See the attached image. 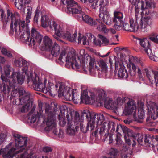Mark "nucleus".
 I'll return each mask as SVG.
<instances>
[{"mask_svg":"<svg viewBox=\"0 0 158 158\" xmlns=\"http://www.w3.org/2000/svg\"><path fill=\"white\" fill-rule=\"evenodd\" d=\"M52 22L47 16H42L41 18V25L44 27H49L50 28V25Z\"/></svg>","mask_w":158,"mask_h":158,"instance_id":"nucleus-29","label":"nucleus"},{"mask_svg":"<svg viewBox=\"0 0 158 158\" xmlns=\"http://www.w3.org/2000/svg\"><path fill=\"white\" fill-rule=\"evenodd\" d=\"M15 7L17 9L20 11V12H24V10L23 8L25 6L23 4V2H21V0L17 1H16L15 2Z\"/></svg>","mask_w":158,"mask_h":158,"instance_id":"nucleus-36","label":"nucleus"},{"mask_svg":"<svg viewBox=\"0 0 158 158\" xmlns=\"http://www.w3.org/2000/svg\"><path fill=\"white\" fill-rule=\"evenodd\" d=\"M130 24L124 23L123 27L127 31L135 32L139 30V26L138 25L137 20L132 18H130L129 21Z\"/></svg>","mask_w":158,"mask_h":158,"instance_id":"nucleus-12","label":"nucleus"},{"mask_svg":"<svg viewBox=\"0 0 158 158\" xmlns=\"http://www.w3.org/2000/svg\"><path fill=\"white\" fill-rule=\"evenodd\" d=\"M39 114L37 115H33L31 119V123H34L35 121L36 118L39 117Z\"/></svg>","mask_w":158,"mask_h":158,"instance_id":"nucleus-62","label":"nucleus"},{"mask_svg":"<svg viewBox=\"0 0 158 158\" xmlns=\"http://www.w3.org/2000/svg\"><path fill=\"white\" fill-rule=\"evenodd\" d=\"M23 9L24 10V12H22L23 13L27 12L26 17V22L27 23H28L30 22V19L31 18V16L32 12V7L31 6H28L26 7L24 6Z\"/></svg>","mask_w":158,"mask_h":158,"instance_id":"nucleus-28","label":"nucleus"},{"mask_svg":"<svg viewBox=\"0 0 158 158\" xmlns=\"http://www.w3.org/2000/svg\"><path fill=\"white\" fill-rule=\"evenodd\" d=\"M146 6L148 8H154L155 7V3L152 2L147 1L146 2Z\"/></svg>","mask_w":158,"mask_h":158,"instance_id":"nucleus-55","label":"nucleus"},{"mask_svg":"<svg viewBox=\"0 0 158 158\" xmlns=\"http://www.w3.org/2000/svg\"><path fill=\"white\" fill-rule=\"evenodd\" d=\"M50 29L52 30H54L55 33L59 36H63L64 32L60 26L54 21H52L50 25Z\"/></svg>","mask_w":158,"mask_h":158,"instance_id":"nucleus-18","label":"nucleus"},{"mask_svg":"<svg viewBox=\"0 0 158 158\" xmlns=\"http://www.w3.org/2000/svg\"><path fill=\"white\" fill-rule=\"evenodd\" d=\"M120 68L118 72V76L119 77L126 78L128 77V73L127 70L125 69L124 67L122 64H119Z\"/></svg>","mask_w":158,"mask_h":158,"instance_id":"nucleus-27","label":"nucleus"},{"mask_svg":"<svg viewBox=\"0 0 158 158\" xmlns=\"http://www.w3.org/2000/svg\"><path fill=\"white\" fill-rule=\"evenodd\" d=\"M13 136L15 140V147L19 150L15 152V148H12L7 153L3 155L4 157L5 158H25V155L26 153L24 146L27 144V138L16 134H14Z\"/></svg>","mask_w":158,"mask_h":158,"instance_id":"nucleus-1","label":"nucleus"},{"mask_svg":"<svg viewBox=\"0 0 158 158\" xmlns=\"http://www.w3.org/2000/svg\"><path fill=\"white\" fill-rule=\"evenodd\" d=\"M10 16L11 20V27H12V25L14 23L15 26L14 31L16 32L17 34L19 35L20 33V26H21V28L23 27L25 22L24 21H21L20 19H16L15 16L14 14L10 10H7V17L9 18Z\"/></svg>","mask_w":158,"mask_h":158,"instance_id":"nucleus-7","label":"nucleus"},{"mask_svg":"<svg viewBox=\"0 0 158 158\" xmlns=\"http://www.w3.org/2000/svg\"><path fill=\"white\" fill-rule=\"evenodd\" d=\"M71 8H67V13L72 14H81L82 12L81 6L77 3L76 6Z\"/></svg>","mask_w":158,"mask_h":158,"instance_id":"nucleus-22","label":"nucleus"},{"mask_svg":"<svg viewBox=\"0 0 158 158\" xmlns=\"http://www.w3.org/2000/svg\"><path fill=\"white\" fill-rule=\"evenodd\" d=\"M156 85L158 86V72L153 71Z\"/></svg>","mask_w":158,"mask_h":158,"instance_id":"nucleus-48","label":"nucleus"},{"mask_svg":"<svg viewBox=\"0 0 158 158\" xmlns=\"http://www.w3.org/2000/svg\"><path fill=\"white\" fill-rule=\"evenodd\" d=\"M59 117L60 125L62 127H64L66 123L65 118L63 117H61L60 115L59 116Z\"/></svg>","mask_w":158,"mask_h":158,"instance_id":"nucleus-46","label":"nucleus"},{"mask_svg":"<svg viewBox=\"0 0 158 158\" xmlns=\"http://www.w3.org/2000/svg\"><path fill=\"white\" fill-rule=\"evenodd\" d=\"M32 102H29L28 104H26L20 109V111L22 113L27 112L32 107Z\"/></svg>","mask_w":158,"mask_h":158,"instance_id":"nucleus-37","label":"nucleus"},{"mask_svg":"<svg viewBox=\"0 0 158 158\" xmlns=\"http://www.w3.org/2000/svg\"><path fill=\"white\" fill-rule=\"evenodd\" d=\"M64 58H65L64 60L66 61V63L70 65L73 69L79 68V64L77 61L75 57L74 56H72L71 57L69 51L65 49L62 51L59 58V60L62 61V59Z\"/></svg>","mask_w":158,"mask_h":158,"instance_id":"nucleus-5","label":"nucleus"},{"mask_svg":"<svg viewBox=\"0 0 158 158\" xmlns=\"http://www.w3.org/2000/svg\"><path fill=\"white\" fill-rule=\"evenodd\" d=\"M123 102H124V100H123L122 98L118 97L117 98L116 103L118 106H121Z\"/></svg>","mask_w":158,"mask_h":158,"instance_id":"nucleus-52","label":"nucleus"},{"mask_svg":"<svg viewBox=\"0 0 158 158\" xmlns=\"http://www.w3.org/2000/svg\"><path fill=\"white\" fill-rule=\"evenodd\" d=\"M110 155L116 156L118 154V151L117 149L114 148H111L110 152Z\"/></svg>","mask_w":158,"mask_h":158,"instance_id":"nucleus-53","label":"nucleus"},{"mask_svg":"<svg viewBox=\"0 0 158 158\" xmlns=\"http://www.w3.org/2000/svg\"><path fill=\"white\" fill-rule=\"evenodd\" d=\"M133 131L130 129L127 131V133L125 134L124 137L125 141L128 144L130 143L131 139V138L133 137Z\"/></svg>","mask_w":158,"mask_h":158,"instance_id":"nucleus-32","label":"nucleus"},{"mask_svg":"<svg viewBox=\"0 0 158 158\" xmlns=\"http://www.w3.org/2000/svg\"><path fill=\"white\" fill-rule=\"evenodd\" d=\"M121 134L117 133L116 138H115V140L116 142V143L118 144H121L122 143L121 140Z\"/></svg>","mask_w":158,"mask_h":158,"instance_id":"nucleus-57","label":"nucleus"},{"mask_svg":"<svg viewBox=\"0 0 158 158\" xmlns=\"http://www.w3.org/2000/svg\"><path fill=\"white\" fill-rule=\"evenodd\" d=\"M98 64L100 67L101 68L102 70L103 71H106L107 69V67L105 62L103 60H101L99 62H97Z\"/></svg>","mask_w":158,"mask_h":158,"instance_id":"nucleus-42","label":"nucleus"},{"mask_svg":"<svg viewBox=\"0 0 158 158\" xmlns=\"http://www.w3.org/2000/svg\"><path fill=\"white\" fill-rule=\"evenodd\" d=\"M131 64L132 66V69L133 71L130 72V74L131 76H134L135 74V72L137 70V73L139 74V77H142V72L141 71V68L140 67V66H141V64L140 63L136 62L134 61V62L131 63Z\"/></svg>","mask_w":158,"mask_h":158,"instance_id":"nucleus-20","label":"nucleus"},{"mask_svg":"<svg viewBox=\"0 0 158 158\" xmlns=\"http://www.w3.org/2000/svg\"><path fill=\"white\" fill-rule=\"evenodd\" d=\"M52 40L48 36H45L43 40V47L44 49L50 50L52 46Z\"/></svg>","mask_w":158,"mask_h":158,"instance_id":"nucleus-23","label":"nucleus"},{"mask_svg":"<svg viewBox=\"0 0 158 158\" xmlns=\"http://www.w3.org/2000/svg\"><path fill=\"white\" fill-rule=\"evenodd\" d=\"M108 6H104L100 7V10L101 12L99 15L102 14V15H105L110 14L108 11L109 8Z\"/></svg>","mask_w":158,"mask_h":158,"instance_id":"nucleus-41","label":"nucleus"},{"mask_svg":"<svg viewBox=\"0 0 158 158\" xmlns=\"http://www.w3.org/2000/svg\"><path fill=\"white\" fill-rule=\"evenodd\" d=\"M129 129H128L127 127L124 125H117L116 132L117 133H121L123 132L124 134L127 133V131Z\"/></svg>","mask_w":158,"mask_h":158,"instance_id":"nucleus-33","label":"nucleus"},{"mask_svg":"<svg viewBox=\"0 0 158 158\" xmlns=\"http://www.w3.org/2000/svg\"><path fill=\"white\" fill-rule=\"evenodd\" d=\"M22 66L23 67L22 69V70L26 74L27 73V72L28 69L27 62L26 61V63L24 64H23Z\"/></svg>","mask_w":158,"mask_h":158,"instance_id":"nucleus-61","label":"nucleus"},{"mask_svg":"<svg viewBox=\"0 0 158 158\" xmlns=\"http://www.w3.org/2000/svg\"><path fill=\"white\" fill-rule=\"evenodd\" d=\"M50 110L49 107H46L45 109V112L48 114L46 121L47 127H46V129L48 131L56 128V118L52 112Z\"/></svg>","mask_w":158,"mask_h":158,"instance_id":"nucleus-9","label":"nucleus"},{"mask_svg":"<svg viewBox=\"0 0 158 158\" xmlns=\"http://www.w3.org/2000/svg\"><path fill=\"white\" fill-rule=\"evenodd\" d=\"M98 37L99 39L102 40V44H104L105 45H106L108 44L109 41V40L106 37L100 34H98Z\"/></svg>","mask_w":158,"mask_h":158,"instance_id":"nucleus-40","label":"nucleus"},{"mask_svg":"<svg viewBox=\"0 0 158 158\" xmlns=\"http://www.w3.org/2000/svg\"><path fill=\"white\" fill-rule=\"evenodd\" d=\"M114 18L113 19L114 23V27L118 30L123 27L124 23L122 20L123 15L121 12L115 11L114 12Z\"/></svg>","mask_w":158,"mask_h":158,"instance_id":"nucleus-15","label":"nucleus"},{"mask_svg":"<svg viewBox=\"0 0 158 158\" xmlns=\"http://www.w3.org/2000/svg\"><path fill=\"white\" fill-rule=\"evenodd\" d=\"M139 25V30L143 31H144V30L148 26L145 23H144L143 22V20L142 19H141L140 25Z\"/></svg>","mask_w":158,"mask_h":158,"instance_id":"nucleus-47","label":"nucleus"},{"mask_svg":"<svg viewBox=\"0 0 158 158\" xmlns=\"http://www.w3.org/2000/svg\"><path fill=\"white\" fill-rule=\"evenodd\" d=\"M51 49V54L54 56H57L60 53V48L57 43H55Z\"/></svg>","mask_w":158,"mask_h":158,"instance_id":"nucleus-30","label":"nucleus"},{"mask_svg":"<svg viewBox=\"0 0 158 158\" xmlns=\"http://www.w3.org/2000/svg\"><path fill=\"white\" fill-rule=\"evenodd\" d=\"M102 14L99 15V17L101 19L103 22L106 25L110 26L112 24L114 23L113 19H112L110 14L105 15H102Z\"/></svg>","mask_w":158,"mask_h":158,"instance_id":"nucleus-21","label":"nucleus"},{"mask_svg":"<svg viewBox=\"0 0 158 158\" xmlns=\"http://www.w3.org/2000/svg\"><path fill=\"white\" fill-rule=\"evenodd\" d=\"M90 120L87 124L86 131L88 130L90 127L91 131L93 130L95 127V123L96 122L98 127L100 128L99 131V134L101 137H103V139L105 141L108 136V132L107 131H105L106 126H104V117L103 114H90Z\"/></svg>","mask_w":158,"mask_h":158,"instance_id":"nucleus-2","label":"nucleus"},{"mask_svg":"<svg viewBox=\"0 0 158 158\" xmlns=\"http://www.w3.org/2000/svg\"><path fill=\"white\" fill-rule=\"evenodd\" d=\"M39 11L37 9L35 12V15L34 17V20L35 22H38V18L39 17Z\"/></svg>","mask_w":158,"mask_h":158,"instance_id":"nucleus-58","label":"nucleus"},{"mask_svg":"<svg viewBox=\"0 0 158 158\" xmlns=\"http://www.w3.org/2000/svg\"><path fill=\"white\" fill-rule=\"evenodd\" d=\"M31 36L29 41V45H34L36 43L40 44L43 39V36L36 30L33 28L31 30Z\"/></svg>","mask_w":158,"mask_h":158,"instance_id":"nucleus-13","label":"nucleus"},{"mask_svg":"<svg viewBox=\"0 0 158 158\" xmlns=\"http://www.w3.org/2000/svg\"><path fill=\"white\" fill-rule=\"evenodd\" d=\"M28 82H32V85L35 90L42 92L44 93H46L48 91L50 94L52 93L51 90V87L50 85L47 88L45 87V84L46 82V80H45L44 83H43L41 80L39 79V77L36 75H35L34 76L31 75L30 76L28 77Z\"/></svg>","mask_w":158,"mask_h":158,"instance_id":"nucleus-4","label":"nucleus"},{"mask_svg":"<svg viewBox=\"0 0 158 158\" xmlns=\"http://www.w3.org/2000/svg\"><path fill=\"white\" fill-rule=\"evenodd\" d=\"M24 27L25 25L23 28H21V26H20V30H19L20 33L19 35L17 34L15 31V34L17 35H19L20 34H21L20 36V39L25 42H28L29 43L28 44H29L30 39L31 36H30V31L29 30H27L25 32V31L23 30Z\"/></svg>","mask_w":158,"mask_h":158,"instance_id":"nucleus-19","label":"nucleus"},{"mask_svg":"<svg viewBox=\"0 0 158 158\" xmlns=\"http://www.w3.org/2000/svg\"><path fill=\"white\" fill-rule=\"evenodd\" d=\"M10 67L9 65H6L4 67V71L6 76L9 75L11 71Z\"/></svg>","mask_w":158,"mask_h":158,"instance_id":"nucleus-49","label":"nucleus"},{"mask_svg":"<svg viewBox=\"0 0 158 158\" xmlns=\"http://www.w3.org/2000/svg\"><path fill=\"white\" fill-rule=\"evenodd\" d=\"M30 94H29L14 100L13 102V104L19 105L23 104H28L29 102H32L30 99Z\"/></svg>","mask_w":158,"mask_h":158,"instance_id":"nucleus-17","label":"nucleus"},{"mask_svg":"<svg viewBox=\"0 0 158 158\" xmlns=\"http://www.w3.org/2000/svg\"><path fill=\"white\" fill-rule=\"evenodd\" d=\"M6 15L5 13V11L2 9H0V19L1 20L5 18Z\"/></svg>","mask_w":158,"mask_h":158,"instance_id":"nucleus-59","label":"nucleus"},{"mask_svg":"<svg viewBox=\"0 0 158 158\" xmlns=\"http://www.w3.org/2000/svg\"><path fill=\"white\" fill-rule=\"evenodd\" d=\"M78 35V44H80L82 43L84 45H89V41H87V38L81 33H79Z\"/></svg>","mask_w":158,"mask_h":158,"instance_id":"nucleus-34","label":"nucleus"},{"mask_svg":"<svg viewBox=\"0 0 158 158\" xmlns=\"http://www.w3.org/2000/svg\"><path fill=\"white\" fill-rule=\"evenodd\" d=\"M138 40L140 45L144 48L149 58L154 61L158 60V58L153 54L150 48V45L149 40L146 38H139Z\"/></svg>","mask_w":158,"mask_h":158,"instance_id":"nucleus-6","label":"nucleus"},{"mask_svg":"<svg viewBox=\"0 0 158 158\" xmlns=\"http://www.w3.org/2000/svg\"><path fill=\"white\" fill-rule=\"evenodd\" d=\"M83 20L90 25L94 26L97 24L96 21L93 18L86 15H82Z\"/></svg>","mask_w":158,"mask_h":158,"instance_id":"nucleus-26","label":"nucleus"},{"mask_svg":"<svg viewBox=\"0 0 158 158\" xmlns=\"http://www.w3.org/2000/svg\"><path fill=\"white\" fill-rule=\"evenodd\" d=\"M143 135L142 134H139L138 135V139L137 140L139 143H141L143 141Z\"/></svg>","mask_w":158,"mask_h":158,"instance_id":"nucleus-63","label":"nucleus"},{"mask_svg":"<svg viewBox=\"0 0 158 158\" xmlns=\"http://www.w3.org/2000/svg\"><path fill=\"white\" fill-rule=\"evenodd\" d=\"M26 63V61L21 58L15 59L14 61V64L18 67H22L23 64H24Z\"/></svg>","mask_w":158,"mask_h":158,"instance_id":"nucleus-39","label":"nucleus"},{"mask_svg":"<svg viewBox=\"0 0 158 158\" xmlns=\"http://www.w3.org/2000/svg\"><path fill=\"white\" fill-rule=\"evenodd\" d=\"M18 93L19 94V97H21L30 94L29 92H26L24 89L22 88H20L18 89Z\"/></svg>","mask_w":158,"mask_h":158,"instance_id":"nucleus-44","label":"nucleus"},{"mask_svg":"<svg viewBox=\"0 0 158 158\" xmlns=\"http://www.w3.org/2000/svg\"><path fill=\"white\" fill-rule=\"evenodd\" d=\"M148 114L152 118L155 119L158 117V106L152 103L148 106Z\"/></svg>","mask_w":158,"mask_h":158,"instance_id":"nucleus-16","label":"nucleus"},{"mask_svg":"<svg viewBox=\"0 0 158 158\" xmlns=\"http://www.w3.org/2000/svg\"><path fill=\"white\" fill-rule=\"evenodd\" d=\"M97 29L101 31L106 32H107V29L106 26L103 23H101L98 25L97 27Z\"/></svg>","mask_w":158,"mask_h":158,"instance_id":"nucleus-43","label":"nucleus"},{"mask_svg":"<svg viewBox=\"0 0 158 158\" xmlns=\"http://www.w3.org/2000/svg\"><path fill=\"white\" fill-rule=\"evenodd\" d=\"M104 123V126L107 127L108 129L109 130L111 129L110 131L113 133L115 131V126H116V124L112 122H108L105 120L104 118V121L103 122Z\"/></svg>","mask_w":158,"mask_h":158,"instance_id":"nucleus-31","label":"nucleus"},{"mask_svg":"<svg viewBox=\"0 0 158 158\" xmlns=\"http://www.w3.org/2000/svg\"><path fill=\"white\" fill-rule=\"evenodd\" d=\"M155 35H156V33L152 34L149 37V39L153 42L158 43V39L157 38H156V36Z\"/></svg>","mask_w":158,"mask_h":158,"instance_id":"nucleus-51","label":"nucleus"},{"mask_svg":"<svg viewBox=\"0 0 158 158\" xmlns=\"http://www.w3.org/2000/svg\"><path fill=\"white\" fill-rule=\"evenodd\" d=\"M93 43L94 45L97 46H101L102 45V42L99 39H96L95 38Z\"/></svg>","mask_w":158,"mask_h":158,"instance_id":"nucleus-50","label":"nucleus"},{"mask_svg":"<svg viewBox=\"0 0 158 158\" xmlns=\"http://www.w3.org/2000/svg\"><path fill=\"white\" fill-rule=\"evenodd\" d=\"M10 79H12V82H10V86L14 88L17 82L20 85L23 83L25 76L19 72H14L11 75Z\"/></svg>","mask_w":158,"mask_h":158,"instance_id":"nucleus-10","label":"nucleus"},{"mask_svg":"<svg viewBox=\"0 0 158 158\" xmlns=\"http://www.w3.org/2000/svg\"><path fill=\"white\" fill-rule=\"evenodd\" d=\"M148 8L146 6L145 7V9L143 10L141 12V15L142 16H143V15H147L149 14V12L148 9Z\"/></svg>","mask_w":158,"mask_h":158,"instance_id":"nucleus-56","label":"nucleus"},{"mask_svg":"<svg viewBox=\"0 0 158 158\" xmlns=\"http://www.w3.org/2000/svg\"><path fill=\"white\" fill-rule=\"evenodd\" d=\"M151 139L149 135L147 136L146 135L145 136L144 142L147 145L149 144L150 143V141Z\"/></svg>","mask_w":158,"mask_h":158,"instance_id":"nucleus-64","label":"nucleus"},{"mask_svg":"<svg viewBox=\"0 0 158 158\" xmlns=\"http://www.w3.org/2000/svg\"><path fill=\"white\" fill-rule=\"evenodd\" d=\"M144 71L146 73V76L148 78L149 80L151 82V83H153V81H151V79L152 77L151 76L150 74L149 73V72L148 71V70L147 69H144Z\"/></svg>","mask_w":158,"mask_h":158,"instance_id":"nucleus-60","label":"nucleus"},{"mask_svg":"<svg viewBox=\"0 0 158 158\" xmlns=\"http://www.w3.org/2000/svg\"><path fill=\"white\" fill-rule=\"evenodd\" d=\"M142 19L143 22L144 23H145L148 26L151 25L152 23V20L149 17H145Z\"/></svg>","mask_w":158,"mask_h":158,"instance_id":"nucleus-45","label":"nucleus"},{"mask_svg":"<svg viewBox=\"0 0 158 158\" xmlns=\"http://www.w3.org/2000/svg\"><path fill=\"white\" fill-rule=\"evenodd\" d=\"M64 88L63 86L60 85L59 87V89L58 91L59 95L63 96L64 97L65 99L67 101H73L74 99V96L71 92L72 91V89L69 87H66Z\"/></svg>","mask_w":158,"mask_h":158,"instance_id":"nucleus-11","label":"nucleus"},{"mask_svg":"<svg viewBox=\"0 0 158 158\" xmlns=\"http://www.w3.org/2000/svg\"><path fill=\"white\" fill-rule=\"evenodd\" d=\"M140 108L138 110V118L140 119H143L144 118L145 114L144 111L142 109L144 106L143 103L141 102Z\"/></svg>","mask_w":158,"mask_h":158,"instance_id":"nucleus-38","label":"nucleus"},{"mask_svg":"<svg viewBox=\"0 0 158 158\" xmlns=\"http://www.w3.org/2000/svg\"><path fill=\"white\" fill-rule=\"evenodd\" d=\"M124 101L125 103L123 113L126 115L131 114L133 112L135 111L136 109L135 103L132 99L127 97L124 98Z\"/></svg>","mask_w":158,"mask_h":158,"instance_id":"nucleus-8","label":"nucleus"},{"mask_svg":"<svg viewBox=\"0 0 158 158\" xmlns=\"http://www.w3.org/2000/svg\"><path fill=\"white\" fill-rule=\"evenodd\" d=\"M89 71L91 73H94L95 72L96 69H98V67L96 65L97 62L98 61H95L94 58H91L89 56Z\"/></svg>","mask_w":158,"mask_h":158,"instance_id":"nucleus-24","label":"nucleus"},{"mask_svg":"<svg viewBox=\"0 0 158 158\" xmlns=\"http://www.w3.org/2000/svg\"><path fill=\"white\" fill-rule=\"evenodd\" d=\"M73 114L72 113H71L70 115L68 114L66 115L68 121L67 132L68 134L73 135L75 134L76 132L79 128L80 115L77 112H74L73 120L72 121L69 118V117L70 116L72 118L73 117Z\"/></svg>","mask_w":158,"mask_h":158,"instance_id":"nucleus-3","label":"nucleus"},{"mask_svg":"<svg viewBox=\"0 0 158 158\" xmlns=\"http://www.w3.org/2000/svg\"><path fill=\"white\" fill-rule=\"evenodd\" d=\"M1 77L2 81L3 83H4L5 84V83H9V85H10V82H12V80L10 81H9L7 77L4 75H2Z\"/></svg>","mask_w":158,"mask_h":158,"instance_id":"nucleus-54","label":"nucleus"},{"mask_svg":"<svg viewBox=\"0 0 158 158\" xmlns=\"http://www.w3.org/2000/svg\"><path fill=\"white\" fill-rule=\"evenodd\" d=\"M61 1L64 4V1H66V3L67 6L66 9L67 12L68 8H71L70 7H71L72 8V7L76 6V4H77V2H76L73 0H61Z\"/></svg>","mask_w":158,"mask_h":158,"instance_id":"nucleus-35","label":"nucleus"},{"mask_svg":"<svg viewBox=\"0 0 158 158\" xmlns=\"http://www.w3.org/2000/svg\"><path fill=\"white\" fill-rule=\"evenodd\" d=\"M94 98L95 95L94 93L91 92H88L87 90H84L81 93V102L86 104H89L93 102Z\"/></svg>","mask_w":158,"mask_h":158,"instance_id":"nucleus-14","label":"nucleus"},{"mask_svg":"<svg viewBox=\"0 0 158 158\" xmlns=\"http://www.w3.org/2000/svg\"><path fill=\"white\" fill-rule=\"evenodd\" d=\"M77 36V33H74L72 35H71L70 32L66 31L62 37L64 39L67 40L71 42H74L75 41V39Z\"/></svg>","mask_w":158,"mask_h":158,"instance_id":"nucleus-25","label":"nucleus"}]
</instances>
